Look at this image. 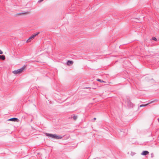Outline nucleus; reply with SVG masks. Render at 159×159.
Wrapping results in <instances>:
<instances>
[{"mask_svg":"<svg viewBox=\"0 0 159 159\" xmlns=\"http://www.w3.org/2000/svg\"><path fill=\"white\" fill-rule=\"evenodd\" d=\"M46 135L48 137H51L57 139H60L62 138V137L61 136H60L57 135L56 134H53L46 133Z\"/></svg>","mask_w":159,"mask_h":159,"instance_id":"nucleus-1","label":"nucleus"},{"mask_svg":"<svg viewBox=\"0 0 159 159\" xmlns=\"http://www.w3.org/2000/svg\"><path fill=\"white\" fill-rule=\"evenodd\" d=\"M25 66H24L22 67L21 68H20L16 70H15L13 71L12 72L13 74H18L20 73L22 71L24 70L25 68Z\"/></svg>","mask_w":159,"mask_h":159,"instance_id":"nucleus-2","label":"nucleus"},{"mask_svg":"<svg viewBox=\"0 0 159 159\" xmlns=\"http://www.w3.org/2000/svg\"><path fill=\"white\" fill-rule=\"evenodd\" d=\"M125 102L129 107H131L133 106V104L128 99H127L125 101Z\"/></svg>","mask_w":159,"mask_h":159,"instance_id":"nucleus-3","label":"nucleus"},{"mask_svg":"<svg viewBox=\"0 0 159 159\" xmlns=\"http://www.w3.org/2000/svg\"><path fill=\"white\" fill-rule=\"evenodd\" d=\"M39 33H40L39 32H38L37 33H36V34H33V35H32L29 38V39L27 40L26 41L27 42H29V40H30L31 39H34L35 37H36L39 34Z\"/></svg>","mask_w":159,"mask_h":159,"instance_id":"nucleus-4","label":"nucleus"},{"mask_svg":"<svg viewBox=\"0 0 159 159\" xmlns=\"http://www.w3.org/2000/svg\"><path fill=\"white\" fill-rule=\"evenodd\" d=\"M18 120V118L14 117L9 119L8 120V121H17Z\"/></svg>","mask_w":159,"mask_h":159,"instance_id":"nucleus-5","label":"nucleus"},{"mask_svg":"<svg viewBox=\"0 0 159 159\" xmlns=\"http://www.w3.org/2000/svg\"><path fill=\"white\" fill-rule=\"evenodd\" d=\"M72 118H73L74 120H76L77 118V116L75 115H72L71 117H69V118L72 119Z\"/></svg>","mask_w":159,"mask_h":159,"instance_id":"nucleus-6","label":"nucleus"},{"mask_svg":"<svg viewBox=\"0 0 159 159\" xmlns=\"http://www.w3.org/2000/svg\"><path fill=\"white\" fill-rule=\"evenodd\" d=\"M149 152L147 151H144L141 153V154L145 156L149 154Z\"/></svg>","mask_w":159,"mask_h":159,"instance_id":"nucleus-7","label":"nucleus"},{"mask_svg":"<svg viewBox=\"0 0 159 159\" xmlns=\"http://www.w3.org/2000/svg\"><path fill=\"white\" fill-rule=\"evenodd\" d=\"M73 62L72 61L68 60L66 62V64L68 66H70L73 64Z\"/></svg>","mask_w":159,"mask_h":159,"instance_id":"nucleus-8","label":"nucleus"},{"mask_svg":"<svg viewBox=\"0 0 159 159\" xmlns=\"http://www.w3.org/2000/svg\"><path fill=\"white\" fill-rule=\"evenodd\" d=\"M5 57L4 55H0V59L3 60H5Z\"/></svg>","mask_w":159,"mask_h":159,"instance_id":"nucleus-9","label":"nucleus"},{"mask_svg":"<svg viewBox=\"0 0 159 159\" xmlns=\"http://www.w3.org/2000/svg\"><path fill=\"white\" fill-rule=\"evenodd\" d=\"M148 104H141L140 106V107H145L148 105Z\"/></svg>","mask_w":159,"mask_h":159,"instance_id":"nucleus-10","label":"nucleus"},{"mask_svg":"<svg viewBox=\"0 0 159 159\" xmlns=\"http://www.w3.org/2000/svg\"><path fill=\"white\" fill-rule=\"evenodd\" d=\"M97 80L101 82H104L101 79H97Z\"/></svg>","mask_w":159,"mask_h":159,"instance_id":"nucleus-11","label":"nucleus"},{"mask_svg":"<svg viewBox=\"0 0 159 159\" xmlns=\"http://www.w3.org/2000/svg\"><path fill=\"white\" fill-rule=\"evenodd\" d=\"M152 40H154V41H157V39H156V38L155 37H153L152 38Z\"/></svg>","mask_w":159,"mask_h":159,"instance_id":"nucleus-12","label":"nucleus"},{"mask_svg":"<svg viewBox=\"0 0 159 159\" xmlns=\"http://www.w3.org/2000/svg\"><path fill=\"white\" fill-rule=\"evenodd\" d=\"M135 154V153L134 152H132L131 153V155L132 156H134V154Z\"/></svg>","mask_w":159,"mask_h":159,"instance_id":"nucleus-13","label":"nucleus"},{"mask_svg":"<svg viewBox=\"0 0 159 159\" xmlns=\"http://www.w3.org/2000/svg\"><path fill=\"white\" fill-rule=\"evenodd\" d=\"M25 14V13H17V15H20L23 14Z\"/></svg>","mask_w":159,"mask_h":159,"instance_id":"nucleus-14","label":"nucleus"},{"mask_svg":"<svg viewBox=\"0 0 159 159\" xmlns=\"http://www.w3.org/2000/svg\"><path fill=\"white\" fill-rule=\"evenodd\" d=\"M43 0H39L38 1V2L40 3L42 2Z\"/></svg>","mask_w":159,"mask_h":159,"instance_id":"nucleus-15","label":"nucleus"},{"mask_svg":"<svg viewBox=\"0 0 159 159\" xmlns=\"http://www.w3.org/2000/svg\"><path fill=\"white\" fill-rule=\"evenodd\" d=\"M3 53V52L2 51L0 50V54H2Z\"/></svg>","mask_w":159,"mask_h":159,"instance_id":"nucleus-16","label":"nucleus"},{"mask_svg":"<svg viewBox=\"0 0 159 159\" xmlns=\"http://www.w3.org/2000/svg\"><path fill=\"white\" fill-rule=\"evenodd\" d=\"M93 119H94V120H95L96 119V118H94Z\"/></svg>","mask_w":159,"mask_h":159,"instance_id":"nucleus-17","label":"nucleus"},{"mask_svg":"<svg viewBox=\"0 0 159 159\" xmlns=\"http://www.w3.org/2000/svg\"><path fill=\"white\" fill-rule=\"evenodd\" d=\"M158 121L159 122V118L158 119Z\"/></svg>","mask_w":159,"mask_h":159,"instance_id":"nucleus-18","label":"nucleus"},{"mask_svg":"<svg viewBox=\"0 0 159 159\" xmlns=\"http://www.w3.org/2000/svg\"><path fill=\"white\" fill-rule=\"evenodd\" d=\"M159 137V136H158V138Z\"/></svg>","mask_w":159,"mask_h":159,"instance_id":"nucleus-19","label":"nucleus"}]
</instances>
